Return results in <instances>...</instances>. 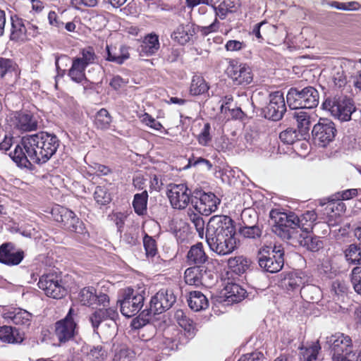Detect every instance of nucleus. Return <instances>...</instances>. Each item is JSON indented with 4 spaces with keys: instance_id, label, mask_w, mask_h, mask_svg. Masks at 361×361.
<instances>
[{
    "instance_id": "1",
    "label": "nucleus",
    "mask_w": 361,
    "mask_h": 361,
    "mask_svg": "<svg viewBox=\"0 0 361 361\" xmlns=\"http://www.w3.org/2000/svg\"><path fill=\"white\" fill-rule=\"evenodd\" d=\"M22 145L33 163L44 164L56 152L59 140L56 135L42 131L23 137Z\"/></svg>"
},
{
    "instance_id": "2",
    "label": "nucleus",
    "mask_w": 361,
    "mask_h": 361,
    "mask_svg": "<svg viewBox=\"0 0 361 361\" xmlns=\"http://www.w3.org/2000/svg\"><path fill=\"white\" fill-rule=\"evenodd\" d=\"M318 91L312 86L302 90L291 87L286 95V101L292 109H312L319 104Z\"/></svg>"
},
{
    "instance_id": "3",
    "label": "nucleus",
    "mask_w": 361,
    "mask_h": 361,
    "mask_svg": "<svg viewBox=\"0 0 361 361\" xmlns=\"http://www.w3.org/2000/svg\"><path fill=\"white\" fill-rule=\"evenodd\" d=\"M283 250L280 245L263 247L258 252L259 265L267 272L276 273L283 266Z\"/></svg>"
},
{
    "instance_id": "4",
    "label": "nucleus",
    "mask_w": 361,
    "mask_h": 361,
    "mask_svg": "<svg viewBox=\"0 0 361 361\" xmlns=\"http://www.w3.org/2000/svg\"><path fill=\"white\" fill-rule=\"evenodd\" d=\"M322 106L341 121H350L352 114L355 111L353 102L346 96L328 98L324 102Z\"/></svg>"
},
{
    "instance_id": "5",
    "label": "nucleus",
    "mask_w": 361,
    "mask_h": 361,
    "mask_svg": "<svg viewBox=\"0 0 361 361\" xmlns=\"http://www.w3.org/2000/svg\"><path fill=\"white\" fill-rule=\"evenodd\" d=\"M97 56L92 47H87L81 51L80 54L73 58L72 64L68 70V75L71 80L81 83L86 80V68L95 63Z\"/></svg>"
},
{
    "instance_id": "6",
    "label": "nucleus",
    "mask_w": 361,
    "mask_h": 361,
    "mask_svg": "<svg viewBox=\"0 0 361 361\" xmlns=\"http://www.w3.org/2000/svg\"><path fill=\"white\" fill-rule=\"evenodd\" d=\"M121 312L126 317H131L137 314L144 304V296L131 288L122 290L121 298L118 300Z\"/></svg>"
},
{
    "instance_id": "7",
    "label": "nucleus",
    "mask_w": 361,
    "mask_h": 361,
    "mask_svg": "<svg viewBox=\"0 0 361 361\" xmlns=\"http://www.w3.org/2000/svg\"><path fill=\"white\" fill-rule=\"evenodd\" d=\"M235 234L233 220L228 216L215 215L210 218L207 225L205 238L214 239L224 235Z\"/></svg>"
},
{
    "instance_id": "8",
    "label": "nucleus",
    "mask_w": 361,
    "mask_h": 361,
    "mask_svg": "<svg viewBox=\"0 0 361 361\" xmlns=\"http://www.w3.org/2000/svg\"><path fill=\"white\" fill-rule=\"evenodd\" d=\"M176 301V297L172 289H161L153 297L149 302V308L143 310L145 315L159 314L170 309Z\"/></svg>"
},
{
    "instance_id": "9",
    "label": "nucleus",
    "mask_w": 361,
    "mask_h": 361,
    "mask_svg": "<svg viewBox=\"0 0 361 361\" xmlns=\"http://www.w3.org/2000/svg\"><path fill=\"white\" fill-rule=\"evenodd\" d=\"M166 195L172 208L183 210L190 202L192 192L186 184L170 183L167 186Z\"/></svg>"
},
{
    "instance_id": "10",
    "label": "nucleus",
    "mask_w": 361,
    "mask_h": 361,
    "mask_svg": "<svg viewBox=\"0 0 361 361\" xmlns=\"http://www.w3.org/2000/svg\"><path fill=\"white\" fill-rule=\"evenodd\" d=\"M38 286L47 296L61 299L66 294V289L60 276L56 274L43 275L39 278Z\"/></svg>"
},
{
    "instance_id": "11",
    "label": "nucleus",
    "mask_w": 361,
    "mask_h": 361,
    "mask_svg": "<svg viewBox=\"0 0 361 361\" xmlns=\"http://www.w3.org/2000/svg\"><path fill=\"white\" fill-rule=\"evenodd\" d=\"M336 133L335 124L326 118H320L312 130L314 142L322 147H326L334 140Z\"/></svg>"
},
{
    "instance_id": "12",
    "label": "nucleus",
    "mask_w": 361,
    "mask_h": 361,
    "mask_svg": "<svg viewBox=\"0 0 361 361\" xmlns=\"http://www.w3.org/2000/svg\"><path fill=\"white\" fill-rule=\"evenodd\" d=\"M326 343L334 351L333 360L336 361L338 357H350V354H356L352 350V340L349 336L342 333H336L326 337Z\"/></svg>"
},
{
    "instance_id": "13",
    "label": "nucleus",
    "mask_w": 361,
    "mask_h": 361,
    "mask_svg": "<svg viewBox=\"0 0 361 361\" xmlns=\"http://www.w3.org/2000/svg\"><path fill=\"white\" fill-rule=\"evenodd\" d=\"M78 301L82 305L109 307V298L103 293L97 292L92 286L85 287L80 290L78 296Z\"/></svg>"
},
{
    "instance_id": "14",
    "label": "nucleus",
    "mask_w": 361,
    "mask_h": 361,
    "mask_svg": "<svg viewBox=\"0 0 361 361\" xmlns=\"http://www.w3.org/2000/svg\"><path fill=\"white\" fill-rule=\"evenodd\" d=\"M269 97V102L264 109V116L269 119L279 121L282 118L286 111L283 94L276 91L270 94Z\"/></svg>"
},
{
    "instance_id": "15",
    "label": "nucleus",
    "mask_w": 361,
    "mask_h": 361,
    "mask_svg": "<svg viewBox=\"0 0 361 361\" xmlns=\"http://www.w3.org/2000/svg\"><path fill=\"white\" fill-rule=\"evenodd\" d=\"M269 215L276 227V232L281 238L286 233V231H290V230L297 227L298 216L293 212L287 214L273 209L270 212Z\"/></svg>"
},
{
    "instance_id": "16",
    "label": "nucleus",
    "mask_w": 361,
    "mask_h": 361,
    "mask_svg": "<svg viewBox=\"0 0 361 361\" xmlns=\"http://www.w3.org/2000/svg\"><path fill=\"white\" fill-rule=\"evenodd\" d=\"M228 75L235 85H247L253 80L251 68L245 63L231 61L227 68Z\"/></svg>"
},
{
    "instance_id": "17",
    "label": "nucleus",
    "mask_w": 361,
    "mask_h": 361,
    "mask_svg": "<svg viewBox=\"0 0 361 361\" xmlns=\"http://www.w3.org/2000/svg\"><path fill=\"white\" fill-rule=\"evenodd\" d=\"M235 234L221 235L214 239H207V243L213 252L219 255H226L232 253L237 247Z\"/></svg>"
},
{
    "instance_id": "18",
    "label": "nucleus",
    "mask_w": 361,
    "mask_h": 361,
    "mask_svg": "<svg viewBox=\"0 0 361 361\" xmlns=\"http://www.w3.org/2000/svg\"><path fill=\"white\" fill-rule=\"evenodd\" d=\"M196 201L192 200L194 208L201 214L208 216L214 212L220 203V200L212 192H200V197Z\"/></svg>"
},
{
    "instance_id": "19",
    "label": "nucleus",
    "mask_w": 361,
    "mask_h": 361,
    "mask_svg": "<svg viewBox=\"0 0 361 361\" xmlns=\"http://www.w3.org/2000/svg\"><path fill=\"white\" fill-rule=\"evenodd\" d=\"M72 309L68 315L55 324V336L60 343H66L73 338L76 324L71 316Z\"/></svg>"
},
{
    "instance_id": "20",
    "label": "nucleus",
    "mask_w": 361,
    "mask_h": 361,
    "mask_svg": "<svg viewBox=\"0 0 361 361\" xmlns=\"http://www.w3.org/2000/svg\"><path fill=\"white\" fill-rule=\"evenodd\" d=\"M24 257V252L16 250L11 243H4L0 247V262L9 266L19 264Z\"/></svg>"
},
{
    "instance_id": "21",
    "label": "nucleus",
    "mask_w": 361,
    "mask_h": 361,
    "mask_svg": "<svg viewBox=\"0 0 361 361\" xmlns=\"http://www.w3.org/2000/svg\"><path fill=\"white\" fill-rule=\"evenodd\" d=\"M196 34L194 24L187 23L179 25L172 32V39L180 45H185L193 40Z\"/></svg>"
},
{
    "instance_id": "22",
    "label": "nucleus",
    "mask_w": 361,
    "mask_h": 361,
    "mask_svg": "<svg viewBox=\"0 0 361 361\" xmlns=\"http://www.w3.org/2000/svg\"><path fill=\"white\" fill-rule=\"evenodd\" d=\"M118 312L114 307H106L95 310L90 315L89 320L94 329V331L98 329L99 324L107 319L114 321L118 317Z\"/></svg>"
},
{
    "instance_id": "23",
    "label": "nucleus",
    "mask_w": 361,
    "mask_h": 361,
    "mask_svg": "<svg viewBox=\"0 0 361 361\" xmlns=\"http://www.w3.org/2000/svg\"><path fill=\"white\" fill-rule=\"evenodd\" d=\"M215 16L225 19L228 14L236 12L240 7V0H213Z\"/></svg>"
},
{
    "instance_id": "24",
    "label": "nucleus",
    "mask_w": 361,
    "mask_h": 361,
    "mask_svg": "<svg viewBox=\"0 0 361 361\" xmlns=\"http://www.w3.org/2000/svg\"><path fill=\"white\" fill-rule=\"evenodd\" d=\"M32 317V314L21 308H15L5 314V319L23 328H28L30 326Z\"/></svg>"
},
{
    "instance_id": "25",
    "label": "nucleus",
    "mask_w": 361,
    "mask_h": 361,
    "mask_svg": "<svg viewBox=\"0 0 361 361\" xmlns=\"http://www.w3.org/2000/svg\"><path fill=\"white\" fill-rule=\"evenodd\" d=\"M251 212H255L250 209H245L243 211L241 216L244 226H241L239 229V233L244 238L250 239L259 238L262 233V228L257 225H250L247 221V217H251Z\"/></svg>"
},
{
    "instance_id": "26",
    "label": "nucleus",
    "mask_w": 361,
    "mask_h": 361,
    "mask_svg": "<svg viewBox=\"0 0 361 361\" xmlns=\"http://www.w3.org/2000/svg\"><path fill=\"white\" fill-rule=\"evenodd\" d=\"M247 291L235 283L227 282L223 290V295L228 302H239L242 301Z\"/></svg>"
},
{
    "instance_id": "27",
    "label": "nucleus",
    "mask_w": 361,
    "mask_h": 361,
    "mask_svg": "<svg viewBox=\"0 0 361 361\" xmlns=\"http://www.w3.org/2000/svg\"><path fill=\"white\" fill-rule=\"evenodd\" d=\"M15 127L21 131H32L37 128V121L30 114L18 112L15 116Z\"/></svg>"
},
{
    "instance_id": "28",
    "label": "nucleus",
    "mask_w": 361,
    "mask_h": 361,
    "mask_svg": "<svg viewBox=\"0 0 361 361\" xmlns=\"http://www.w3.org/2000/svg\"><path fill=\"white\" fill-rule=\"evenodd\" d=\"M208 259L202 243H197L190 247L187 254V260L189 264L200 267Z\"/></svg>"
},
{
    "instance_id": "29",
    "label": "nucleus",
    "mask_w": 361,
    "mask_h": 361,
    "mask_svg": "<svg viewBox=\"0 0 361 361\" xmlns=\"http://www.w3.org/2000/svg\"><path fill=\"white\" fill-rule=\"evenodd\" d=\"M207 275L206 270H203L201 267H190L185 271V281L190 286H198L204 284Z\"/></svg>"
},
{
    "instance_id": "30",
    "label": "nucleus",
    "mask_w": 361,
    "mask_h": 361,
    "mask_svg": "<svg viewBox=\"0 0 361 361\" xmlns=\"http://www.w3.org/2000/svg\"><path fill=\"white\" fill-rule=\"evenodd\" d=\"M160 47L159 37L155 34H149L143 39L140 47V55L149 56L157 52Z\"/></svg>"
},
{
    "instance_id": "31",
    "label": "nucleus",
    "mask_w": 361,
    "mask_h": 361,
    "mask_svg": "<svg viewBox=\"0 0 361 361\" xmlns=\"http://www.w3.org/2000/svg\"><path fill=\"white\" fill-rule=\"evenodd\" d=\"M281 237L283 240L294 247H304L305 245L306 238L309 232H305L300 227L294 228L290 231H286Z\"/></svg>"
},
{
    "instance_id": "32",
    "label": "nucleus",
    "mask_w": 361,
    "mask_h": 361,
    "mask_svg": "<svg viewBox=\"0 0 361 361\" xmlns=\"http://www.w3.org/2000/svg\"><path fill=\"white\" fill-rule=\"evenodd\" d=\"M188 302L189 307L195 312L205 310L209 307L207 298L200 291H191Z\"/></svg>"
},
{
    "instance_id": "33",
    "label": "nucleus",
    "mask_w": 361,
    "mask_h": 361,
    "mask_svg": "<svg viewBox=\"0 0 361 361\" xmlns=\"http://www.w3.org/2000/svg\"><path fill=\"white\" fill-rule=\"evenodd\" d=\"M0 340L8 343H20L23 341V337L16 328L3 326H0Z\"/></svg>"
},
{
    "instance_id": "34",
    "label": "nucleus",
    "mask_w": 361,
    "mask_h": 361,
    "mask_svg": "<svg viewBox=\"0 0 361 361\" xmlns=\"http://www.w3.org/2000/svg\"><path fill=\"white\" fill-rule=\"evenodd\" d=\"M317 219V215L314 210L307 211L300 217L298 216L296 226L300 227V229L305 232H309L312 228Z\"/></svg>"
},
{
    "instance_id": "35",
    "label": "nucleus",
    "mask_w": 361,
    "mask_h": 361,
    "mask_svg": "<svg viewBox=\"0 0 361 361\" xmlns=\"http://www.w3.org/2000/svg\"><path fill=\"white\" fill-rule=\"evenodd\" d=\"M9 155L20 166L27 167L32 162L22 144L16 145L14 151L11 152Z\"/></svg>"
},
{
    "instance_id": "36",
    "label": "nucleus",
    "mask_w": 361,
    "mask_h": 361,
    "mask_svg": "<svg viewBox=\"0 0 361 361\" xmlns=\"http://www.w3.org/2000/svg\"><path fill=\"white\" fill-rule=\"evenodd\" d=\"M292 116L295 119L298 130L301 134L307 133L310 128L311 117L310 114L302 110L295 111L292 114Z\"/></svg>"
},
{
    "instance_id": "37",
    "label": "nucleus",
    "mask_w": 361,
    "mask_h": 361,
    "mask_svg": "<svg viewBox=\"0 0 361 361\" xmlns=\"http://www.w3.org/2000/svg\"><path fill=\"white\" fill-rule=\"evenodd\" d=\"M228 266L235 274H243L250 266V261L243 256H236L228 259Z\"/></svg>"
},
{
    "instance_id": "38",
    "label": "nucleus",
    "mask_w": 361,
    "mask_h": 361,
    "mask_svg": "<svg viewBox=\"0 0 361 361\" xmlns=\"http://www.w3.org/2000/svg\"><path fill=\"white\" fill-rule=\"evenodd\" d=\"M209 85L204 78L201 75H195L192 77L190 93L194 96H198L207 93L209 90Z\"/></svg>"
},
{
    "instance_id": "39",
    "label": "nucleus",
    "mask_w": 361,
    "mask_h": 361,
    "mask_svg": "<svg viewBox=\"0 0 361 361\" xmlns=\"http://www.w3.org/2000/svg\"><path fill=\"white\" fill-rule=\"evenodd\" d=\"M321 349L318 342L314 343L310 346L300 348V361H316Z\"/></svg>"
},
{
    "instance_id": "40",
    "label": "nucleus",
    "mask_w": 361,
    "mask_h": 361,
    "mask_svg": "<svg viewBox=\"0 0 361 361\" xmlns=\"http://www.w3.org/2000/svg\"><path fill=\"white\" fill-rule=\"evenodd\" d=\"M148 193L146 190L134 195L133 206L135 212L141 216L147 212Z\"/></svg>"
},
{
    "instance_id": "41",
    "label": "nucleus",
    "mask_w": 361,
    "mask_h": 361,
    "mask_svg": "<svg viewBox=\"0 0 361 361\" xmlns=\"http://www.w3.org/2000/svg\"><path fill=\"white\" fill-rule=\"evenodd\" d=\"M11 39H19L27 35L26 24L23 20L17 16L11 17Z\"/></svg>"
},
{
    "instance_id": "42",
    "label": "nucleus",
    "mask_w": 361,
    "mask_h": 361,
    "mask_svg": "<svg viewBox=\"0 0 361 361\" xmlns=\"http://www.w3.org/2000/svg\"><path fill=\"white\" fill-rule=\"evenodd\" d=\"M345 260L350 264L361 263V246L355 243L349 245L344 250Z\"/></svg>"
},
{
    "instance_id": "43",
    "label": "nucleus",
    "mask_w": 361,
    "mask_h": 361,
    "mask_svg": "<svg viewBox=\"0 0 361 361\" xmlns=\"http://www.w3.org/2000/svg\"><path fill=\"white\" fill-rule=\"evenodd\" d=\"M175 318L179 326L187 331L190 336L195 334L192 321L185 315L183 310H177L175 313Z\"/></svg>"
},
{
    "instance_id": "44",
    "label": "nucleus",
    "mask_w": 361,
    "mask_h": 361,
    "mask_svg": "<svg viewBox=\"0 0 361 361\" xmlns=\"http://www.w3.org/2000/svg\"><path fill=\"white\" fill-rule=\"evenodd\" d=\"M305 283V280L297 274H290L281 282L282 286L287 290H294L300 288Z\"/></svg>"
},
{
    "instance_id": "45",
    "label": "nucleus",
    "mask_w": 361,
    "mask_h": 361,
    "mask_svg": "<svg viewBox=\"0 0 361 361\" xmlns=\"http://www.w3.org/2000/svg\"><path fill=\"white\" fill-rule=\"evenodd\" d=\"M188 216L198 233L200 238H203L204 235V221L203 218L200 216L199 212L195 213L190 209L188 211Z\"/></svg>"
},
{
    "instance_id": "46",
    "label": "nucleus",
    "mask_w": 361,
    "mask_h": 361,
    "mask_svg": "<svg viewBox=\"0 0 361 361\" xmlns=\"http://www.w3.org/2000/svg\"><path fill=\"white\" fill-rule=\"evenodd\" d=\"M52 214L55 220L65 226L66 224H69L68 221L73 216L74 212L66 207H57L53 209Z\"/></svg>"
},
{
    "instance_id": "47",
    "label": "nucleus",
    "mask_w": 361,
    "mask_h": 361,
    "mask_svg": "<svg viewBox=\"0 0 361 361\" xmlns=\"http://www.w3.org/2000/svg\"><path fill=\"white\" fill-rule=\"evenodd\" d=\"M52 214L55 220L65 226L66 224H69L68 221L73 216L74 212L66 207H57L53 209Z\"/></svg>"
},
{
    "instance_id": "48",
    "label": "nucleus",
    "mask_w": 361,
    "mask_h": 361,
    "mask_svg": "<svg viewBox=\"0 0 361 361\" xmlns=\"http://www.w3.org/2000/svg\"><path fill=\"white\" fill-rule=\"evenodd\" d=\"M111 122V117L108 111L105 109H100L96 114L94 124L100 129L109 128Z\"/></svg>"
},
{
    "instance_id": "49",
    "label": "nucleus",
    "mask_w": 361,
    "mask_h": 361,
    "mask_svg": "<svg viewBox=\"0 0 361 361\" xmlns=\"http://www.w3.org/2000/svg\"><path fill=\"white\" fill-rule=\"evenodd\" d=\"M94 198L97 203L106 205L111 200V197L108 189L104 186H97L94 192Z\"/></svg>"
},
{
    "instance_id": "50",
    "label": "nucleus",
    "mask_w": 361,
    "mask_h": 361,
    "mask_svg": "<svg viewBox=\"0 0 361 361\" xmlns=\"http://www.w3.org/2000/svg\"><path fill=\"white\" fill-rule=\"evenodd\" d=\"M49 23L52 26L62 30L64 27L66 18L63 12L56 13L55 11H50L48 14Z\"/></svg>"
},
{
    "instance_id": "51",
    "label": "nucleus",
    "mask_w": 361,
    "mask_h": 361,
    "mask_svg": "<svg viewBox=\"0 0 361 361\" xmlns=\"http://www.w3.org/2000/svg\"><path fill=\"white\" fill-rule=\"evenodd\" d=\"M143 245L147 257H154L157 253V243L154 238L145 234L143 238Z\"/></svg>"
},
{
    "instance_id": "52",
    "label": "nucleus",
    "mask_w": 361,
    "mask_h": 361,
    "mask_svg": "<svg viewBox=\"0 0 361 361\" xmlns=\"http://www.w3.org/2000/svg\"><path fill=\"white\" fill-rule=\"evenodd\" d=\"M332 80L338 87H342L347 83V76L342 66L335 67L332 73Z\"/></svg>"
},
{
    "instance_id": "53",
    "label": "nucleus",
    "mask_w": 361,
    "mask_h": 361,
    "mask_svg": "<svg viewBox=\"0 0 361 361\" xmlns=\"http://www.w3.org/2000/svg\"><path fill=\"white\" fill-rule=\"evenodd\" d=\"M299 133L295 129L289 128L282 131L279 135V138L285 144L292 145L299 138Z\"/></svg>"
},
{
    "instance_id": "54",
    "label": "nucleus",
    "mask_w": 361,
    "mask_h": 361,
    "mask_svg": "<svg viewBox=\"0 0 361 361\" xmlns=\"http://www.w3.org/2000/svg\"><path fill=\"white\" fill-rule=\"evenodd\" d=\"M69 224H66L64 228L70 231L77 233H83L85 231V226L83 222L76 216L75 213L73 216L68 221Z\"/></svg>"
},
{
    "instance_id": "55",
    "label": "nucleus",
    "mask_w": 361,
    "mask_h": 361,
    "mask_svg": "<svg viewBox=\"0 0 361 361\" xmlns=\"http://www.w3.org/2000/svg\"><path fill=\"white\" fill-rule=\"evenodd\" d=\"M16 63L10 59L0 58V78L16 70Z\"/></svg>"
},
{
    "instance_id": "56",
    "label": "nucleus",
    "mask_w": 361,
    "mask_h": 361,
    "mask_svg": "<svg viewBox=\"0 0 361 361\" xmlns=\"http://www.w3.org/2000/svg\"><path fill=\"white\" fill-rule=\"evenodd\" d=\"M106 56H105V59L109 61H112L118 64H122L126 59L129 58V54L127 51L124 52L122 51L121 54L117 55L111 52V50L108 45L106 47Z\"/></svg>"
},
{
    "instance_id": "57",
    "label": "nucleus",
    "mask_w": 361,
    "mask_h": 361,
    "mask_svg": "<svg viewBox=\"0 0 361 361\" xmlns=\"http://www.w3.org/2000/svg\"><path fill=\"white\" fill-rule=\"evenodd\" d=\"M303 247L312 252H317L323 247V243L319 237L311 236L307 234L305 245Z\"/></svg>"
},
{
    "instance_id": "58",
    "label": "nucleus",
    "mask_w": 361,
    "mask_h": 361,
    "mask_svg": "<svg viewBox=\"0 0 361 361\" xmlns=\"http://www.w3.org/2000/svg\"><path fill=\"white\" fill-rule=\"evenodd\" d=\"M139 118L142 123L155 130L161 131L163 128L161 123L159 121H157L152 116L147 113L140 115Z\"/></svg>"
},
{
    "instance_id": "59",
    "label": "nucleus",
    "mask_w": 361,
    "mask_h": 361,
    "mask_svg": "<svg viewBox=\"0 0 361 361\" xmlns=\"http://www.w3.org/2000/svg\"><path fill=\"white\" fill-rule=\"evenodd\" d=\"M319 292V288L313 286H302L300 288V294L302 296L305 297L307 300H312V302L318 299Z\"/></svg>"
},
{
    "instance_id": "60",
    "label": "nucleus",
    "mask_w": 361,
    "mask_h": 361,
    "mask_svg": "<svg viewBox=\"0 0 361 361\" xmlns=\"http://www.w3.org/2000/svg\"><path fill=\"white\" fill-rule=\"evenodd\" d=\"M350 279L355 292L361 294V267H356L353 269Z\"/></svg>"
},
{
    "instance_id": "61",
    "label": "nucleus",
    "mask_w": 361,
    "mask_h": 361,
    "mask_svg": "<svg viewBox=\"0 0 361 361\" xmlns=\"http://www.w3.org/2000/svg\"><path fill=\"white\" fill-rule=\"evenodd\" d=\"M210 129V124L209 123H206L197 137L198 142L200 145L206 146L211 141L212 137L209 133Z\"/></svg>"
},
{
    "instance_id": "62",
    "label": "nucleus",
    "mask_w": 361,
    "mask_h": 361,
    "mask_svg": "<svg viewBox=\"0 0 361 361\" xmlns=\"http://www.w3.org/2000/svg\"><path fill=\"white\" fill-rule=\"evenodd\" d=\"M219 27V22L216 17H214V20L208 25L200 26L199 27L200 32L203 35H207L208 34L216 32Z\"/></svg>"
},
{
    "instance_id": "63",
    "label": "nucleus",
    "mask_w": 361,
    "mask_h": 361,
    "mask_svg": "<svg viewBox=\"0 0 361 361\" xmlns=\"http://www.w3.org/2000/svg\"><path fill=\"white\" fill-rule=\"evenodd\" d=\"M132 353L126 348H121L114 355V361H130Z\"/></svg>"
},
{
    "instance_id": "64",
    "label": "nucleus",
    "mask_w": 361,
    "mask_h": 361,
    "mask_svg": "<svg viewBox=\"0 0 361 361\" xmlns=\"http://www.w3.org/2000/svg\"><path fill=\"white\" fill-rule=\"evenodd\" d=\"M264 355L260 352H253L243 355L238 361H262Z\"/></svg>"
}]
</instances>
